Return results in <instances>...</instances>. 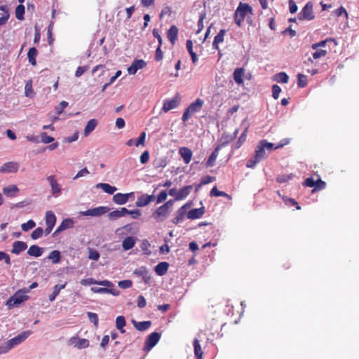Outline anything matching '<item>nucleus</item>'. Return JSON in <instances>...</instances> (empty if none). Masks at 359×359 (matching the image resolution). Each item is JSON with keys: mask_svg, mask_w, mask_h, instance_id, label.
<instances>
[{"mask_svg": "<svg viewBox=\"0 0 359 359\" xmlns=\"http://www.w3.org/2000/svg\"><path fill=\"white\" fill-rule=\"evenodd\" d=\"M266 150H269V142L266 140H261L257 144L255 154L246 163V167L254 168L256 165L266 156Z\"/></svg>", "mask_w": 359, "mask_h": 359, "instance_id": "1", "label": "nucleus"}, {"mask_svg": "<svg viewBox=\"0 0 359 359\" xmlns=\"http://www.w3.org/2000/svg\"><path fill=\"white\" fill-rule=\"evenodd\" d=\"M174 201L169 200L164 204L157 208L152 213L151 217L156 222H163L169 216L173 206Z\"/></svg>", "mask_w": 359, "mask_h": 359, "instance_id": "2", "label": "nucleus"}, {"mask_svg": "<svg viewBox=\"0 0 359 359\" xmlns=\"http://www.w3.org/2000/svg\"><path fill=\"white\" fill-rule=\"evenodd\" d=\"M252 7L246 4L241 2L234 13V22L238 27H241L248 13H252Z\"/></svg>", "mask_w": 359, "mask_h": 359, "instance_id": "3", "label": "nucleus"}, {"mask_svg": "<svg viewBox=\"0 0 359 359\" xmlns=\"http://www.w3.org/2000/svg\"><path fill=\"white\" fill-rule=\"evenodd\" d=\"M204 104V101L201 98H197L194 102L191 103L183 113L182 120L184 122L187 121L191 116L196 112L201 111Z\"/></svg>", "mask_w": 359, "mask_h": 359, "instance_id": "4", "label": "nucleus"}, {"mask_svg": "<svg viewBox=\"0 0 359 359\" xmlns=\"http://www.w3.org/2000/svg\"><path fill=\"white\" fill-rule=\"evenodd\" d=\"M25 289L18 290L13 296H11L6 302V306L9 309L17 306L25 301L27 300L29 297L26 295Z\"/></svg>", "mask_w": 359, "mask_h": 359, "instance_id": "5", "label": "nucleus"}, {"mask_svg": "<svg viewBox=\"0 0 359 359\" xmlns=\"http://www.w3.org/2000/svg\"><path fill=\"white\" fill-rule=\"evenodd\" d=\"M297 18L301 21H311L315 18V14L313 13V5L312 2L309 1L306 4L304 8L298 13Z\"/></svg>", "mask_w": 359, "mask_h": 359, "instance_id": "6", "label": "nucleus"}, {"mask_svg": "<svg viewBox=\"0 0 359 359\" xmlns=\"http://www.w3.org/2000/svg\"><path fill=\"white\" fill-rule=\"evenodd\" d=\"M161 338V334L158 332H154L150 334L146 339L143 350L144 351H150L155 346Z\"/></svg>", "mask_w": 359, "mask_h": 359, "instance_id": "7", "label": "nucleus"}, {"mask_svg": "<svg viewBox=\"0 0 359 359\" xmlns=\"http://www.w3.org/2000/svg\"><path fill=\"white\" fill-rule=\"evenodd\" d=\"M180 101L181 98L179 95H176L172 99L165 100L161 111L166 113L171 109L177 108L180 104Z\"/></svg>", "mask_w": 359, "mask_h": 359, "instance_id": "8", "label": "nucleus"}, {"mask_svg": "<svg viewBox=\"0 0 359 359\" xmlns=\"http://www.w3.org/2000/svg\"><path fill=\"white\" fill-rule=\"evenodd\" d=\"M32 334V331L27 330L21 332L18 336L12 338L8 341V348H12L13 346L24 341L29 336Z\"/></svg>", "mask_w": 359, "mask_h": 359, "instance_id": "9", "label": "nucleus"}, {"mask_svg": "<svg viewBox=\"0 0 359 359\" xmlns=\"http://www.w3.org/2000/svg\"><path fill=\"white\" fill-rule=\"evenodd\" d=\"M80 283L82 285H85V286L90 285H95V284L100 285H102L104 287H111L114 286V284L109 280H104L98 281L92 278L82 279Z\"/></svg>", "mask_w": 359, "mask_h": 359, "instance_id": "10", "label": "nucleus"}, {"mask_svg": "<svg viewBox=\"0 0 359 359\" xmlns=\"http://www.w3.org/2000/svg\"><path fill=\"white\" fill-rule=\"evenodd\" d=\"M109 210V208L100 206L82 212V215L85 216L99 217L108 212Z\"/></svg>", "mask_w": 359, "mask_h": 359, "instance_id": "11", "label": "nucleus"}, {"mask_svg": "<svg viewBox=\"0 0 359 359\" xmlns=\"http://www.w3.org/2000/svg\"><path fill=\"white\" fill-rule=\"evenodd\" d=\"M19 169V164L17 162L9 161L5 163L0 167V173H15Z\"/></svg>", "mask_w": 359, "mask_h": 359, "instance_id": "12", "label": "nucleus"}, {"mask_svg": "<svg viewBox=\"0 0 359 359\" xmlns=\"http://www.w3.org/2000/svg\"><path fill=\"white\" fill-rule=\"evenodd\" d=\"M189 208V204L186 203L179 208L175 213V216L172 219V222L175 224H177L182 222L184 219L185 215H187V211Z\"/></svg>", "mask_w": 359, "mask_h": 359, "instance_id": "13", "label": "nucleus"}, {"mask_svg": "<svg viewBox=\"0 0 359 359\" xmlns=\"http://www.w3.org/2000/svg\"><path fill=\"white\" fill-rule=\"evenodd\" d=\"M74 220L71 218H67L62 221L59 226L53 233V236L58 235L60 232L67 229L72 228L74 226Z\"/></svg>", "mask_w": 359, "mask_h": 359, "instance_id": "14", "label": "nucleus"}, {"mask_svg": "<svg viewBox=\"0 0 359 359\" xmlns=\"http://www.w3.org/2000/svg\"><path fill=\"white\" fill-rule=\"evenodd\" d=\"M69 342L74 347L81 349L87 348L89 346V341L86 339H81L79 337H72L69 339Z\"/></svg>", "mask_w": 359, "mask_h": 359, "instance_id": "15", "label": "nucleus"}, {"mask_svg": "<svg viewBox=\"0 0 359 359\" xmlns=\"http://www.w3.org/2000/svg\"><path fill=\"white\" fill-rule=\"evenodd\" d=\"M147 63L143 60H135L131 65L128 68L129 74H135L138 69L144 68Z\"/></svg>", "mask_w": 359, "mask_h": 359, "instance_id": "16", "label": "nucleus"}, {"mask_svg": "<svg viewBox=\"0 0 359 359\" xmlns=\"http://www.w3.org/2000/svg\"><path fill=\"white\" fill-rule=\"evenodd\" d=\"M133 193H128V194H122V193H117L114 195L113 196V201L118 205H123L126 203L129 198L132 196H133Z\"/></svg>", "mask_w": 359, "mask_h": 359, "instance_id": "17", "label": "nucleus"}, {"mask_svg": "<svg viewBox=\"0 0 359 359\" xmlns=\"http://www.w3.org/2000/svg\"><path fill=\"white\" fill-rule=\"evenodd\" d=\"M154 200V195L142 194L140 196L136 202L135 205L137 207H144L147 205L149 203Z\"/></svg>", "mask_w": 359, "mask_h": 359, "instance_id": "18", "label": "nucleus"}, {"mask_svg": "<svg viewBox=\"0 0 359 359\" xmlns=\"http://www.w3.org/2000/svg\"><path fill=\"white\" fill-rule=\"evenodd\" d=\"M114 287H91V291L94 293H99V294H104V293H109L111 294L114 296H118L119 294V291L113 288Z\"/></svg>", "mask_w": 359, "mask_h": 359, "instance_id": "19", "label": "nucleus"}, {"mask_svg": "<svg viewBox=\"0 0 359 359\" xmlns=\"http://www.w3.org/2000/svg\"><path fill=\"white\" fill-rule=\"evenodd\" d=\"M133 273L137 276L142 277L146 283H148L151 279L146 266H141L135 269Z\"/></svg>", "mask_w": 359, "mask_h": 359, "instance_id": "20", "label": "nucleus"}, {"mask_svg": "<svg viewBox=\"0 0 359 359\" xmlns=\"http://www.w3.org/2000/svg\"><path fill=\"white\" fill-rule=\"evenodd\" d=\"M179 153L186 164L190 163L193 153L189 148L186 147H180L179 149Z\"/></svg>", "mask_w": 359, "mask_h": 359, "instance_id": "21", "label": "nucleus"}, {"mask_svg": "<svg viewBox=\"0 0 359 359\" xmlns=\"http://www.w3.org/2000/svg\"><path fill=\"white\" fill-rule=\"evenodd\" d=\"M27 248V245L25 242L17 241L13 243V248L11 253L19 255L22 251L25 250Z\"/></svg>", "mask_w": 359, "mask_h": 359, "instance_id": "22", "label": "nucleus"}, {"mask_svg": "<svg viewBox=\"0 0 359 359\" xmlns=\"http://www.w3.org/2000/svg\"><path fill=\"white\" fill-rule=\"evenodd\" d=\"M47 180L49 182L51 187V192L53 194H60L61 192V187L57 183V180L55 178L54 175H50L47 177Z\"/></svg>", "mask_w": 359, "mask_h": 359, "instance_id": "23", "label": "nucleus"}, {"mask_svg": "<svg viewBox=\"0 0 359 359\" xmlns=\"http://www.w3.org/2000/svg\"><path fill=\"white\" fill-rule=\"evenodd\" d=\"M205 213L203 207L200 208H194L187 212V218L190 219H196L201 218Z\"/></svg>", "mask_w": 359, "mask_h": 359, "instance_id": "24", "label": "nucleus"}, {"mask_svg": "<svg viewBox=\"0 0 359 359\" xmlns=\"http://www.w3.org/2000/svg\"><path fill=\"white\" fill-rule=\"evenodd\" d=\"M224 144H220V145H218L215 149V150L212 151V153L210 154V156H209L207 162H206V167L207 168H209V167H212L215 165V161L218 156V154H219V151L221 149V147L223 146Z\"/></svg>", "mask_w": 359, "mask_h": 359, "instance_id": "25", "label": "nucleus"}, {"mask_svg": "<svg viewBox=\"0 0 359 359\" xmlns=\"http://www.w3.org/2000/svg\"><path fill=\"white\" fill-rule=\"evenodd\" d=\"M178 35V28L175 25H172L167 32V37L172 45L175 43Z\"/></svg>", "mask_w": 359, "mask_h": 359, "instance_id": "26", "label": "nucleus"}, {"mask_svg": "<svg viewBox=\"0 0 359 359\" xmlns=\"http://www.w3.org/2000/svg\"><path fill=\"white\" fill-rule=\"evenodd\" d=\"M19 192V189L15 184L5 187L3 188V193L8 197L12 198L15 196Z\"/></svg>", "mask_w": 359, "mask_h": 359, "instance_id": "27", "label": "nucleus"}, {"mask_svg": "<svg viewBox=\"0 0 359 359\" xmlns=\"http://www.w3.org/2000/svg\"><path fill=\"white\" fill-rule=\"evenodd\" d=\"M226 34L225 29H221L219 33L215 36L212 42V46L216 50H219V44L222 43L224 40V36Z\"/></svg>", "mask_w": 359, "mask_h": 359, "instance_id": "28", "label": "nucleus"}, {"mask_svg": "<svg viewBox=\"0 0 359 359\" xmlns=\"http://www.w3.org/2000/svg\"><path fill=\"white\" fill-rule=\"evenodd\" d=\"M245 70L243 68H236L233 73V78L237 84H243Z\"/></svg>", "mask_w": 359, "mask_h": 359, "instance_id": "29", "label": "nucleus"}, {"mask_svg": "<svg viewBox=\"0 0 359 359\" xmlns=\"http://www.w3.org/2000/svg\"><path fill=\"white\" fill-rule=\"evenodd\" d=\"M168 268L169 264L166 262H162L155 266V272L157 275L162 276L167 273Z\"/></svg>", "mask_w": 359, "mask_h": 359, "instance_id": "30", "label": "nucleus"}, {"mask_svg": "<svg viewBox=\"0 0 359 359\" xmlns=\"http://www.w3.org/2000/svg\"><path fill=\"white\" fill-rule=\"evenodd\" d=\"M136 243V238L133 236H128L122 242V248L124 250L132 249Z\"/></svg>", "mask_w": 359, "mask_h": 359, "instance_id": "31", "label": "nucleus"}, {"mask_svg": "<svg viewBox=\"0 0 359 359\" xmlns=\"http://www.w3.org/2000/svg\"><path fill=\"white\" fill-rule=\"evenodd\" d=\"M43 252V250L42 248L36 245H32L28 249L27 254L34 257H39L42 255Z\"/></svg>", "mask_w": 359, "mask_h": 359, "instance_id": "32", "label": "nucleus"}, {"mask_svg": "<svg viewBox=\"0 0 359 359\" xmlns=\"http://www.w3.org/2000/svg\"><path fill=\"white\" fill-rule=\"evenodd\" d=\"M192 189L193 187L191 185H187L178 190L177 201H180L185 198L191 193Z\"/></svg>", "mask_w": 359, "mask_h": 359, "instance_id": "33", "label": "nucleus"}, {"mask_svg": "<svg viewBox=\"0 0 359 359\" xmlns=\"http://www.w3.org/2000/svg\"><path fill=\"white\" fill-rule=\"evenodd\" d=\"M37 55L38 50L35 47H32L29 49L27 53V57L29 62L33 66H35L36 65V57Z\"/></svg>", "mask_w": 359, "mask_h": 359, "instance_id": "34", "label": "nucleus"}, {"mask_svg": "<svg viewBox=\"0 0 359 359\" xmlns=\"http://www.w3.org/2000/svg\"><path fill=\"white\" fill-rule=\"evenodd\" d=\"M193 345L194 348L195 357L197 359H202L203 353L202 351L199 340L198 339H194Z\"/></svg>", "mask_w": 359, "mask_h": 359, "instance_id": "35", "label": "nucleus"}, {"mask_svg": "<svg viewBox=\"0 0 359 359\" xmlns=\"http://www.w3.org/2000/svg\"><path fill=\"white\" fill-rule=\"evenodd\" d=\"M135 327L139 331H144L149 329L151 325V321L136 322L133 320Z\"/></svg>", "mask_w": 359, "mask_h": 359, "instance_id": "36", "label": "nucleus"}, {"mask_svg": "<svg viewBox=\"0 0 359 359\" xmlns=\"http://www.w3.org/2000/svg\"><path fill=\"white\" fill-rule=\"evenodd\" d=\"M97 187L101 188L105 193L109 194H113L117 190L116 187L107 183H99L97 184Z\"/></svg>", "mask_w": 359, "mask_h": 359, "instance_id": "37", "label": "nucleus"}, {"mask_svg": "<svg viewBox=\"0 0 359 359\" xmlns=\"http://www.w3.org/2000/svg\"><path fill=\"white\" fill-rule=\"evenodd\" d=\"M56 223V217L51 211H47L46 213V224L54 227Z\"/></svg>", "mask_w": 359, "mask_h": 359, "instance_id": "38", "label": "nucleus"}, {"mask_svg": "<svg viewBox=\"0 0 359 359\" xmlns=\"http://www.w3.org/2000/svg\"><path fill=\"white\" fill-rule=\"evenodd\" d=\"M97 125V121L96 119H90L86 126L84 129V135H88L92 131L95 130Z\"/></svg>", "mask_w": 359, "mask_h": 359, "instance_id": "39", "label": "nucleus"}, {"mask_svg": "<svg viewBox=\"0 0 359 359\" xmlns=\"http://www.w3.org/2000/svg\"><path fill=\"white\" fill-rule=\"evenodd\" d=\"M126 321L123 316H118L116 318V327L120 330L121 333H124L126 330H124V327L126 326Z\"/></svg>", "mask_w": 359, "mask_h": 359, "instance_id": "40", "label": "nucleus"}, {"mask_svg": "<svg viewBox=\"0 0 359 359\" xmlns=\"http://www.w3.org/2000/svg\"><path fill=\"white\" fill-rule=\"evenodd\" d=\"M273 79L278 83H287L289 80V76L285 72H280L274 75Z\"/></svg>", "mask_w": 359, "mask_h": 359, "instance_id": "41", "label": "nucleus"}, {"mask_svg": "<svg viewBox=\"0 0 359 359\" xmlns=\"http://www.w3.org/2000/svg\"><path fill=\"white\" fill-rule=\"evenodd\" d=\"M48 258L50 259L53 264L59 263L61 259V255L60 251L53 250L50 252L48 255Z\"/></svg>", "mask_w": 359, "mask_h": 359, "instance_id": "42", "label": "nucleus"}, {"mask_svg": "<svg viewBox=\"0 0 359 359\" xmlns=\"http://www.w3.org/2000/svg\"><path fill=\"white\" fill-rule=\"evenodd\" d=\"M290 140L288 138H285L281 140L278 144L271 142V150H274L277 149L282 148L285 145H287L290 143Z\"/></svg>", "mask_w": 359, "mask_h": 359, "instance_id": "43", "label": "nucleus"}, {"mask_svg": "<svg viewBox=\"0 0 359 359\" xmlns=\"http://www.w3.org/2000/svg\"><path fill=\"white\" fill-rule=\"evenodd\" d=\"M25 6L20 4L15 8V17L19 20H24Z\"/></svg>", "mask_w": 359, "mask_h": 359, "instance_id": "44", "label": "nucleus"}, {"mask_svg": "<svg viewBox=\"0 0 359 359\" xmlns=\"http://www.w3.org/2000/svg\"><path fill=\"white\" fill-rule=\"evenodd\" d=\"M326 183L323 181L320 178H318L315 181L314 189L312 190V193H314L316 191L323 190L325 188Z\"/></svg>", "mask_w": 359, "mask_h": 359, "instance_id": "45", "label": "nucleus"}, {"mask_svg": "<svg viewBox=\"0 0 359 359\" xmlns=\"http://www.w3.org/2000/svg\"><path fill=\"white\" fill-rule=\"evenodd\" d=\"M210 194L211 196H215V197L224 196V197L230 198V196L229 194H227L226 193L218 190L217 187H214L212 189V190L210 191Z\"/></svg>", "mask_w": 359, "mask_h": 359, "instance_id": "46", "label": "nucleus"}, {"mask_svg": "<svg viewBox=\"0 0 359 359\" xmlns=\"http://www.w3.org/2000/svg\"><path fill=\"white\" fill-rule=\"evenodd\" d=\"M35 226H36L35 222L32 219H29L26 223H23L21 225V228H22V231H27L29 229H32L34 227H35Z\"/></svg>", "mask_w": 359, "mask_h": 359, "instance_id": "47", "label": "nucleus"}, {"mask_svg": "<svg viewBox=\"0 0 359 359\" xmlns=\"http://www.w3.org/2000/svg\"><path fill=\"white\" fill-rule=\"evenodd\" d=\"M297 85L299 88H304L307 85V78L306 76L299 74H298V81Z\"/></svg>", "mask_w": 359, "mask_h": 359, "instance_id": "48", "label": "nucleus"}, {"mask_svg": "<svg viewBox=\"0 0 359 359\" xmlns=\"http://www.w3.org/2000/svg\"><path fill=\"white\" fill-rule=\"evenodd\" d=\"M87 316L89 320L94 324L95 327H97L99 322L97 315L93 312H88Z\"/></svg>", "mask_w": 359, "mask_h": 359, "instance_id": "49", "label": "nucleus"}, {"mask_svg": "<svg viewBox=\"0 0 359 359\" xmlns=\"http://www.w3.org/2000/svg\"><path fill=\"white\" fill-rule=\"evenodd\" d=\"M316 51L312 54V58L313 60L319 59L322 57H325L327 55V50H323V49H317L315 50Z\"/></svg>", "mask_w": 359, "mask_h": 359, "instance_id": "50", "label": "nucleus"}, {"mask_svg": "<svg viewBox=\"0 0 359 359\" xmlns=\"http://www.w3.org/2000/svg\"><path fill=\"white\" fill-rule=\"evenodd\" d=\"M43 229L41 227H38L32 231L31 233V238L33 240H36L41 238L43 235Z\"/></svg>", "mask_w": 359, "mask_h": 359, "instance_id": "51", "label": "nucleus"}, {"mask_svg": "<svg viewBox=\"0 0 359 359\" xmlns=\"http://www.w3.org/2000/svg\"><path fill=\"white\" fill-rule=\"evenodd\" d=\"M41 140L44 144H48L53 142L54 138L48 136L46 133L43 132L41 134Z\"/></svg>", "mask_w": 359, "mask_h": 359, "instance_id": "52", "label": "nucleus"}, {"mask_svg": "<svg viewBox=\"0 0 359 359\" xmlns=\"http://www.w3.org/2000/svg\"><path fill=\"white\" fill-rule=\"evenodd\" d=\"M133 285V283L130 280H121L118 283V287L122 289L130 288Z\"/></svg>", "mask_w": 359, "mask_h": 359, "instance_id": "53", "label": "nucleus"}, {"mask_svg": "<svg viewBox=\"0 0 359 359\" xmlns=\"http://www.w3.org/2000/svg\"><path fill=\"white\" fill-rule=\"evenodd\" d=\"M145 138H146V133L145 132H142L140 135L137 140L135 142V145L136 147H138L140 145H144V142H145Z\"/></svg>", "mask_w": 359, "mask_h": 359, "instance_id": "54", "label": "nucleus"}, {"mask_svg": "<svg viewBox=\"0 0 359 359\" xmlns=\"http://www.w3.org/2000/svg\"><path fill=\"white\" fill-rule=\"evenodd\" d=\"M167 196H168V194H167L166 191L163 190V191H161V193L157 196L156 203H161L163 202L164 201L166 200Z\"/></svg>", "mask_w": 359, "mask_h": 359, "instance_id": "55", "label": "nucleus"}, {"mask_svg": "<svg viewBox=\"0 0 359 359\" xmlns=\"http://www.w3.org/2000/svg\"><path fill=\"white\" fill-rule=\"evenodd\" d=\"M281 92V88L278 85H273L272 86V96L274 99H278L279 94Z\"/></svg>", "mask_w": 359, "mask_h": 359, "instance_id": "56", "label": "nucleus"}, {"mask_svg": "<svg viewBox=\"0 0 359 359\" xmlns=\"http://www.w3.org/2000/svg\"><path fill=\"white\" fill-rule=\"evenodd\" d=\"M163 57V53L161 50V46H158L155 53V60L157 62L161 61Z\"/></svg>", "mask_w": 359, "mask_h": 359, "instance_id": "57", "label": "nucleus"}, {"mask_svg": "<svg viewBox=\"0 0 359 359\" xmlns=\"http://www.w3.org/2000/svg\"><path fill=\"white\" fill-rule=\"evenodd\" d=\"M328 41H331V39H327L325 40H323V41H321L318 43H313L311 45V48L313 50H317L318 48H319L320 47H324L326 45V43Z\"/></svg>", "mask_w": 359, "mask_h": 359, "instance_id": "58", "label": "nucleus"}, {"mask_svg": "<svg viewBox=\"0 0 359 359\" xmlns=\"http://www.w3.org/2000/svg\"><path fill=\"white\" fill-rule=\"evenodd\" d=\"M149 159V153L148 151H144L140 157V161L141 163L144 164L148 162Z\"/></svg>", "mask_w": 359, "mask_h": 359, "instance_id": "59", "label": "nucleus"}, {"mask_svg": "<svg viewBox=\"0 0 359 359\" xmlns=\"http://www.w3.org/2000/svg\"><path fill=\"white\" fill-rule=\"evenodd\" d=\"M88 258L92 260H98L100 258V253L94 250H90Z\"/></svg>", "mask_w": 359, "mask_h": 359, "instance_id": "60", "label": "nucleus"}, {"mask_svg": "<svg viewBox=\"0 0 359 359\" xmlns=\"http://www.w3.org/2000/svg\"><path fill=\"white\" fill-rule=\"evenodd\" d=\"M289 11L291 13H295L297 10L298 7L294 0H289Z\"/></svg>", "mask_w": 359, "mask_h": 359, "instance_id": "61", "label": "nucleus"}, {"mask_svg": "<svg viewBox=\"0 0 359 359\" xmlns=\"http://www.w3.org/2000/svg\"><path fill=\"white\" fill-rule=\"evenodd\" d=\"M315 181L316 180L313 177H308L303 182V185L304 187H311V188L313 187L314 188Z\"/></svg>", "mask_w": 359, "mask_h": 359, "instance_id": "62", "label": "nucleus"}, {"mask_svg": "<svg viewBox=\"0 0 359 359\" xmlns=\"http://www.w3.org/2000/svg\"><path fill=\"white\" fill-rule=\"evenodd\" d=\"M137 304L139 308H144L147 304L145 298L142 295L138 296L137 299Z\"/></svg>", "mask_w": 359, "mask_h": 359, "instance_id": "63", "label": "nucleus"}, {"mask_svg": "<svg viewBox=\"0 0 359 359\" xmlns=\"http://www.w3.org/2000/svg\"><path fill=\"white\" fill-rule=\"evenodd\" d=\"M25 90L26 96H31L34 93L32 83L30 81L27 82L25 84Z\"/></svg>", "mask_w": 359, "mask_h": 359, "instance_id": "64", "label": "nucleus"}]
</instances>
